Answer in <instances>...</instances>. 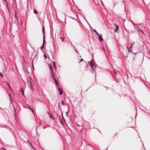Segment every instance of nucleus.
Masks as SVG:
<instances>
[{
	"instance_id": "72a5a7b5",
	"label": "nucleus",
	"mask_w": 150,
	"mask_h": 150,
	"mask_svg": "<svg viewBox=\"0 0 150 150\" xmlns=\"http://www.w3.org/2000/svg\"><path fill=\"white\" fill-rule=\"evenodd\" d=\"M94 67H96L95 64H94Z\"/></svg>"
},
{
	"instance_id": "7c9ffc66",
	"label": "nucleus",
	"mask_w": 150,
	"mask_h": 150,
	"mask_svg": "<svg viewBox=\"0 0 150 150\" xmlns=\"http://www.w3.org/2000/svg\"><path fill=\"white\" fill-rule=\"evenodd\" d=\"M117 133H116V134H115L114 135H116H116H117Z\"/></svg>"
},
{
	"instance_id": "412c9836",
	"label": "nucleus",
	"mask_w": 150,
	"mask_h": 150,
	"mask_svg": "<svg viewBox=\"0 0 150 150\" xmlns=\"http://www.w3.org/2000/svg\"><path fill=\"white\" fill-rule=\"evenodd\" d=\"M50 54H52V57H53V54L52 52H50Z\"/></svg>"
},
{
	"instance_id": "393cba45",
	"label": "nucleus",
	"mask_w": 150,
	"mask_h": 150,
	"mask_svg": "<svg viewBox=\"0 0 150 150\" xmlns=\"http://www.w3.org/2000/svg\"><path fill=\"white\" fill-rule=\"evenodd\" d=\"M31 110L32 111V112L34 113V110H33V109H32V110Z\"/></svg>"
},
{
	"instance_id": "ddd939ff",
	"label": "nucleus",
	"mask_w": 150,
	"mask_h": 150,
	"mask_svg": "<svg viewBox=\"0 0 150 150\" xmlns=\"http://www.w3.org/2000/svg\"><path fill=\"white\" fill-rule=\"evenodd\" d=\"M49 67H50V70L51 69H53L52 66L51 65H49Z\"/></svg>"
},
{
	"instance_id": "473e14b6",
	"label": "nucleus",
	"mask_w": 150,
	"mask_h": 150,
	"mask_svg": "<svg viewBox=\"0 0 150 150\" xmlns=\"http://www.w3.org/2000/svg\"><path fill=\"white\" fill-rule=\"evenodd\" d=\"M45 128H46V127H43V129H45Z\"/></svg>"
},
{
	"instance_id": "cd10ccee",
	"label": "nucleus",
	"mask_w": 150,
	"mask_h": 150,
	"mask_svg": "<svg viewBox=\"0 0 150 150\" xmlns=\"http://www.w3.org/2000/svg\"><path fill=\"white\" fill-rule=\"evenodd\" d=\"M82 61H83V59L82 58H81L79 62Z\"/></svg>"
},
{
	"instance_id": "4468645a",
	"label": "nucleus",
	"mask_w": 150,
	"mask_h": 150,
	"mask_svg": "<svg viewBox=\"0 0 150 150\" xmlns=\"http://www.w3.org/2000/svg\"><path fill=\"white\" fill-rule=\"evenodd\" d=\"M34 13L35 14H37V11L36 10H34Z\"/></svg>"
},
{
	"instance_id": "39448f33",
	"label": "nucleus",
	"mask_w": 150,
	"mask_h": 150,
	"mask_svg": "<svg viewBox=\"0 0 150 150\" xmlns=\"http://www.w3.org/2000/svg\"><path fill=\"white\" fill-rule=\"evenodd\" d=\"M20 92H22V95L23 96H24V91L23 88H21L20 90Z\"/></svg>"
},
{
	"instance_id": "f03ea898",
	"label": "nucleus",
	"mask_w": 150,
	"mask_h": 150,
	"mask_svg": "<svg viewBox=\"0 0 150 150\" xmlns=\"http://www.w3.org/2000/svg\"><path fill=\"white\" fill-rule=\"evenodd\" d=\"M115 25L116 27H115V30L114 31V32L115 33H118L119 28V26L116 24H115Z\"/></svg>"
},
{
	"instance_id": "dca6fc26",
	"label": "nucleus",
	"mask_w": 150,
	"mask_h": 150,
	"mask_svg": "<svg viewBox=\"0 0 150 150\" xmlns=\"http://www.w3.org/2000/svg\"><path fill=\"white\" fill-rule=\"evenodd\" d=\"M45 35H43V42L45 43Z\"/></svg>"
},
{
	"instance_id": "6e6552de",
	"label": "nucleus",
	"mask_w": 150,
	"mask_h": 150,
	"mask_svg": "<svg viewBox=\"0 0 150 150\" xmlns=\"http://www.w3.org/2000/svg\"><path fill=\"white\" fill-rule=\"evenodd\" d=\"M49 116L51 118V119H54V118L52 117L51 114H50V115Z\"/></svg>"
},
{
	"instance_id": "a878e982",
	"label": "nucleus",
	"mask_w": 150,
	"mask_h": 150,
	"mask_svg": "<svg viewBox=\"0 0 150 150\" xmlns=\"http://www.w3.org/2000/svg\"><path fill=\"white\" fill-rule=\"evenodd\" d=\"M1 149H3L4 150H6V148H2Z\"/></svg>"
},
{
	"instance_id": "f704fd0d",
	"label": "nucleus",
	"mask_w": 150,
	"mask_h": 150,
	"mask_svg": "<svg viewBox=\"0 0 150 150\" xmlns=\"http://www.w3.org/2000/svg\"><path fill=\"white\" fill-rule=\"evenodd\" d=\"M8 86L10 88V86L8 85Z\"/></svg>"
},
{
	"instance_id": "a211bd4d",
	"label": "nucleus",
	"mask_w": 150,
	"mask_h": 150,
	"mask_svg": "<svg viewBox=\"0 0 150 150\" xmlns=\"http://www.w3.org/2000/svg\"><path fill=\"white\" fill-rule=\"evenodd\" d=\"M44 57H45V59L47 58V57L46 55L45 54H44Z\"/></svg>"
},
{
	"instance_id": "1a4fd4ad",
	"label": "nucleus",
	"mask_w": 150,
	"mask_h": 150,
	"mask_svg": "<svg viewBox=\"0 0 150 150\" xmlns=\"http://www.w3.org/2000/svg\"><path fill=\"white\" fill-rule=\"evenodd\" d=\"M42 32H43V33L44 34V35H45V28H44V26H43V27Z\"/></svg>"
},
{
	"instance_id": "6ab92c4d",
	"label": "nucleus",
	"mask_w": 150,
	"mask_h": 150,
	"mask_svg": "<svg viewBox=\"0 0 150 150\" xmlns=\"http://www.w3.org/2000/svg\"><path fill=\"white\" fill-rule=\"evenodd\" d=\"M0 75L1 76V77L2 78V77H3V74H2L1 73V72H0Z\"/></svg>"
},
{
	"instance_id": "c9c22d12",
	"label": "nucleus",
	"mask_w": 150,
	"mask_h": 150,
	"mask_svg": "<svg viewBox=\"0 0 150 150\" xmlns=\"http://www.w3.org/2000/svg\"><path fill=\"white\" fill-rule=\"evenodd\" d=\"M61 122H62V120H61Z\"/></svg>"
},
{
	"instance_id": "7ed1b4c3",
	"label": "nucleus",
	"mask_w": 150,
	"mask_h": 150,
	"mask_svg": "<svg viewBox=\"0 0 150 150\" xmlns=\"http://www.w3.org/2000/svg\"><path fill=\"white\" fill-rule=\"evenodd\" d=\"M58 92L59 93V95H61L63 93V91L61 88H59L58 89Z\"/></svg>"
},
{
	"instance_id": "4be33fe9",
	"label": "nucleus",
	"mask_w": 150,
	"mask_h": 150,
	"mask_svg": "<svg viewBox=\"0 0 150 150\" xmlns=\"http://www.w3.org/2000/svg\"><path fill=\"white\" fill-rule=\"evenodd\" d=\"M51 74L52 75V76H54V73L53 72H51Z\"/></svg>"
},
{
	"instance_id": "f8f14e48",
	"label": "nucleus",
	"mask_w": 150,
	"mask_h": 150,
	"mask_svg": "<svg viewBox=\"0 0 150 150\" xmlns=\"http://www.w3.org/2000/svg\"><path fill=\"white\" fill-rule=\"evenodd\" d=\"M94 32H95V33L96 34L98 35V36H99L100 35H99L98 33L96 31L95 29H94Z\"/></svg>"
},
{
	"instance_id": "b1692460",
	"label": "nucleus",
	"mask_w": 150,
	"mask_h": 150,
	"mask_svg": "<svg viewBox=\"0 0 150 150\" xmlns=\"http://www.w3.org/2000/svg\"><path fill=\"white\" fill-rule=\"evenodd\" d=\"M139 28V30H140V31H141V32H142L143 33V34H144V33H143V32L142 30H141V29H140V28Z\"/></svg>"
},
{
	"instance_id": "aec40b11",
	"label": "nucleus",
	"mask_w": 150,
	"mask_h": 150,
	"mask_svg": "<svg viewBox=\"0 0 150 150\" xmlns=\"http://www.w3.org/2000/svg\"><path fill=\"white\" fill-rule=\"evenodd\" d=\"M8 95H9V97L11 99V100H12V98H11V95L10 94H8Z\"/></svg>"
},
{
	"instance_id": "20e7f679",
	"label": "nucleus",
	"mask_w": 150,
	"mask_h": 150,
	"mask_svg": "<svg viewBox=\"0 0 150 150\" xmlns=\"http://www.w3.org/2000/svg\"><path fill=\"white\" fill-rule=\"evenodd\" d=\"M53 78L56 83V84L57 86L58 87H59V85H58V84L57 82V80L54 77V76H53Z\"/></svg>"
},
{
	"instance_id": "0eeeda50",
	"label": "nucleus",
	"mask_w": 150,
	"mask_h": 150,
	"mask_svg": "<svg viewBox=\"0 0 150 150\" xmlns=\"http://www.w3.org/2000/svg\"><path fill=\"white\" fill-rule=\"evenodd\" d=\"M53 66H54V67L55 69H56V64H55V62H53Z\"/></svg>"
},
{
	"instance_id": "2eb2a0df",
	"label": "nucleus",
	"mask_w": 150,
	"mask_h": 150,
	"mask_svg": "<svg viewBox=\"0 0 150 150\" xmlns=\"http://www.w3.org/2000/svg\"><path fill=\"white\" fill-rule=\"evenodd\" d=\"M134 42H132L131 43V45H132V46L131 47L132 48V45L134 44Z\"/></svg>"
},
{
	"instance_id": "c85d7f7f",
	"label": "nucleus",
	"mask_w": 150,
	"mask_h": 150,
	"mask_svg": "<svg viewBox=\"0 0 150 150\" xmlns=\"http://www.w3.org/2000/svg\"><path fill=\"white\" fill-rule=\"evenodd\" d=\"M47 113L48 115H50V114H51L49 112H47Z\"/></svg>"
},
{
	"instance_id": "f257e3e1",
	"label": "nucleus",
	"mask_w": 150,
	"mask_h": 150,
	"mask_svg": "<svg viewBox=\"0 0 150 150\" xmlns=\"http://www.w3.org/2000/svg\"><path fill=\"white\" fill-rule=\"evenodd\" d=\"M93 59H92L91 61L88 62V65H89L91 68H92V70L93 69Z\"/></svg>"
},
{
	"instance_id": "5701e85b",
	"label": "nucleus",
	"mask_w": 150,
	"mask_h": 150,
	"mask_svg": "<svg viewBox=\"0 0 150 150\" xmlns=\"http://www.w3.org/2000/svg\"><path fill=\"white\" fill-rule=\"evenodd\" d=\"M7 8L8 10L9 11V7L8 6V4L7 5Z\"/></svg>"
},
{
	"instance_id": "f3484780",
	"label": "nucleus",
	"mask_w": 150,
	"mask_h": 150,
	"mask_svg": "<svg viewBox=\"0 0 150 150\" xmlns=\"http://www.w3.org/2000/svg\"><path fill=\"white\" fill-rule=\"evenodd\" d=\"M60 39L62 40V42H63L64 39L60 37Z\"/></svg>"
},
{
	"instance_id": "c756f323",
	"label": "nucleus",
	"mask_w": 150,
	"mask_h": 150,
	"mask_svg": "<svg viewBox=\"0 0 150 150\" xmlns=\"http://www.w3.org/2000/svg\"><path fill=\"white\" fill-rule=\"evenodd\" d=\"M51 70V72H53V69H51L50 70Z\"/></svg>"
},
{
	"instance_id": "9d476101",
	"label": "nucleus",
	"mask_w": 150,
	"mask_h": 150,
	"mask_svg": "<svg viewBox=\"0 0 150 150\" xmlns=\"http://www.w3.org/2000/svg\"><path fill=\"white\" fill-rule=\"evenodd\" d=\"M44 43H43V45H42V46L41 47H40V49H41V50H42L43 49V48H44Z\"/></svg>"
},
{
	"instance_id": "2f4dec72",
	"label": "nucleus",
	"mask_w": 150,
	"mask_h": 150,
	"mask_svg": "<svg viewBox=\"0 0 150 150\" xmlns=\"http://www.w3.org/2000/svg\"><path fill=\"white\" fill-rule=\"evenodd\" d=\"M127 49H128L129 50V47H127Z\"/></svg>"
},
{
	"instance_id": "9b49d317",
	"label": "nucleus",
	"mask_w": 150,
	"mask_h": 150,
	"mask_svg": "<svg viewBox=\"0 0 150 150\" xmlns=\"http://www.w3.org/2000/svg\"><path fill=\"white\" fill-rule=\"evenodd\" d=\"M28 109L30 110H32V109L31 108L30 106L29 105H28Z\"/></svg>"
},
{
	"instance_id": "bb28decb",
	"label": "nucleus",
	"mask_w": 150,
	"mask_h": 150,
	"mask_svg": "<svg viewBox=\"0 0 150 150\" xmlns=\"http://www.w3.org/2000/svg\"><path fill=\"white\" fill-rule=\"evenodd\" d=\"M62 104L63 105H64V102H63V101H62Z\"/></svg>"
},
{
	"instance_id": "423d86ee",
	"label": "nucleus",
	"mask_w": 150,
	"mask_h": 150,
	"mask_svg": "<svg viewBox=\"0 0 150 150\" xmlns=\"http://www.w3.org/2000/svg\"><path fill=\"white\" fill-rule=\"evenodd\" d=\"M99 39L101 41H103V40L102 38V36L101 35H99Z\"/></svg>"
}]
</instances>
